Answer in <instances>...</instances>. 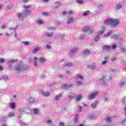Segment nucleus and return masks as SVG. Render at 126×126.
<instances>
[{
  "instance_id": "nucleus-62",
  "label": "nucleus",
  "mask_w": 126,
  "mask_h": 126,
  "mask_svg": "<svg viewBox=\"0 0 126 126\" xmlns=\"http://www.w3.org/2000/svg\"><path fill=\"white\" fill-rule=\"evenodd\" d=\"M42 15H44V16H48V13L43 12L42 13Z\"/></svg>"
},
{
  "instance_id": "nucleus-15",
  "label": "nucleus",
  "mask_w": 126,
  "mask_h": 126,
  "mask_svg": "<svg viewBox=\"0 0 126 126\" xmlns=\"http://www.w3.org/2000/svg\"><path fill=\"white\" fill-rule=\"evenodd\" d=\"M40 50H41L40 47H36L34 48L32 53L33 54H37V52H39V51H40Z\"/></svg>"
},
{
  "instance_id": "nucleus-4",
  "label": "nucleus",
  "mask_w": 126,
  "mask_h": 126,
  "mask_svg": "<svg viewBox=\"0 0 126 126\" xmlns=\"http://www.w3.org/2000/svg\"><path fill=\"white\" fill-rule=\"evenodd\" d=\"M97 94H98V92H93L90 93L89 94V100H93V99L96 98Z\"/></svg>"
},
{
  "instance_id": "nucleus-57",
  "label": "nucleus",
  "mask_w": 126,
  "mask_h": 126,
  "mask_svg": "<svg viewBox=\"0 0 126 126\" xmlns=\"http://www.w3.org/2000/svg\"><path fill=\"white\" fill-rule=\"evenodd\" d=\"M31 6V5H24V7H25L26 9H28L29 7Z\"/></svg>"
},
{
  "instance_id": "nucleus-13",
  "label": "nucleus",
  "mask_w": 126,
  "mask_h": 126,
  "mask_svg": "<svg viewBox=\"0 0 126 126\" xmlns=\"http://www.w3.org/2000/svg\"><path fill=\"white\" fill-rule=\"evenodd\" d=\"M73 66V64L72 63L69 62V63H65L63 64V66H66L67 67H71V66Z\"/></svg>"
},
{
  "instance_id": "nucleus-11",
  "label": "nucleus",
  "mask_w": 126,
  "mask_h": 126,
  "mask_svg": "<svg viewBox=\"0 0 126 126\" xmlns=\"http://www.w3.org/2000/svg\"><path fill=\"white\" fill-rule=\"evenodd\" d=\"M77 50H78V48H77V47L74 48L73 49L71 50L70 53V56H71V57H72V56H74L76 52H77Z\"/></svg>"
},
{
  "instance_id": "nucleus-21",
  "label": "nucleus",
  "mask_w": 126,
  "mask_h": 126,
  "mask_svg": "<svg viewBox=\"0 0 126 126\" xmlns=\"http://www.w3.org/2000/svg\"><path fill=\"white\" fill-rule=\"evenodd\" d=\"M46 62V60L44 57H41L38 60V63H44Z\"/></svg>"
},
{
  "instance_id": "nucleus-25",
  "label": "nucleus",
  "mask_w": 126,
  "mask_h": 126,
  "mask_svg": "<svg viewBox=\"0 0 126 126\" xmlns=\"http://www.w3.org/2000/svg\"><path fill=\"white\" fill-rule=\"evenodd\" d=\"M119 85L120 87H123V86H125V85H126V82L124 81H121L119 82Z\"/></svg>"
},
{
  "instance_id": "nucleus-49",
  "label": "nucleus",
  "mask_w": 126,
  "mask_h": 126,
  "mask_svg": "<svg viewBox=\"0 0 126 126\" xmlns=\"http://www.w3.org/2000/svg\"><path fill=\"white\" fill-rule=\"evenodd\" d=\"M78 112H82V107H81L80 106H78Z\"/></svg>"
},
{
  "instance_id": "nucleus-47",
  "label": "nucleus",
  "mask_w": 126,
  "mask_h": 126,
  "mask_svg": "<svg viewBox=\"0 0 126 126\" xmlns=\"http://www.w3.org/2000/svg\"><path fill=\"white\" fill-rule=\"evenodd\" d=\"M117 59L116 58V57H112L111 59V62H115L116 61H117Z\"/></svg>"
},
{
  "instance_id": "nucleus-60",
  "label": "nucleus",
  "mask_w": 126,
  "mask_h": 126,
  "mask_svg": "<svg viewBox=\"0 0 126 126\" xmlns=\"http://www.w3.org/2000/svg\"><path fill=\"white\" fill-rule=\"evenodd\" d=\"M65 72L66 74H69V73H70V71L68 70H66L65 71Z\"/></svg>"
},
{
  "instance_id": "nucleus-39",
  "label": "nucleus",
  "mask_w": 126,
  "mask_h": 126,
  "mask_svg": "<svg viewBox=\"0 0 126 126\" xmlns=\"http://www.w3.org/2000/svg\"><path fill=\"white\" fill-rule=\"evenodd\" d=\"M21 43L25 46H28L29 45V42L28 41H22Z\"/></svg>"
},
{
  "instance_id": "nucleus-29",
  "label": "nucleus",
  "mask_w": 126,
  "mask_h": 126,
  "mask_svg": "<svg viewBox=\"0 0 126 126\" xmlns=\"http://www.w3.org/2000/svg\"><path fill=\"white\" fill-rule=\"evenodd\" d=\"M119 36L120 35L119 34H114L112 36V39H114V40H117L118 38H119Z\"/></svg>"
},
{
  "instance_id": "nucleus-16",
  "label": "nucleus",
  "mask_w": 126,
  "mask_h": 126,
  "mask_svg": "<svg viewBox=\"0 0 126 126\" xmlns=\"http://www.w3.org/2000/svg\"><path fill=\"white\" fill-rule=\"evenodd\" d=\"M102 50H104L105 51H110L111 50V46L104 45L102 47Z\"/></svg>"
},
{
  "instance_id": "nucleus-23",
  "label": "nucleus",
  "mask_w": 126,
  "mask_h": 126,
  "mask_svg": "<svg viewBox=\"0 0 126 126\" xmlns=\"http://www.w3.org/2000/svg\"><path fill=\"white\" fill-rule=\"evenodd\" d=\"M33 61H34V65L35 66V67H37V66H38V64H37V61H38V58L36 57H34Z\"/></svg>"
},
{
  "instance_id": "nucleus-6",
  "label": "nucleus",
  "mask_w": 126,
  "mask_h": 126,
  "mask_svg": "<svg viewBox=\"0 0 126 126\" xmlns=\"http://www.w3.org/2000/svg\"><path fill=\"white\" fill-rule=\"evenodd\" d=\"M8 30H10V33H9L7 32H6L5 33V35L7 36V37H9V36H10L11 35H12V32H11V31H14V32H15V30H16V29H17V27H16L15 28H8Z\"/></svg>"
},
{
  "instance_id": "nucleus-59",
  "label": "nucleus",
  "mask_w": 126,
  "mask_h": 126,
  "mask_svg": "<svg viewBox=\"0 0 126 126\" xmlns=\"http://www.w3.org/2000/svg\"><path fill=\"white\" fill-rule=\"evenodd\" d=\"M121 51L123 52V53H126V48H122Z\"/></svg>"
},
{
  "instance_id": "nucleus-50",
  "label": "nucleus",
  "mask_w": 126,
  "mask_h": 126,
  "mask_svg": "<svg viewBox=\"0 0 126 126\" xmlns=\"http://www.w3.org/2000/svg\"><path fill=\"white\" fill-rule=\"evenodd\" d=\"M26 114H27L28 115H31V114H32V111L30 109L29 110H27V112H26Z\"/></svg>"
},
{
  "instance_id": "nucleus-55",
  "label": "nucleus",
  "mask_w": 126,
  "mask_h": 126,
  "mask_svg": "<svg viewBox=\"0 0 126 126\" xmlns=\"http://www.w3.org/2000/svg\"><path fill=\"white\" fill-rule=\"evenodd\" d=\"M47 124L48 125H50V124H52V120H48L46 121Z\"/></svg>"
},
{
  "instance_id": "nucleus-17",
  "label": "nucleus",
  "mask_w": 126,
  "mask_h": 126,
  "mask_svg": "<svg viewBox=\"0 0 126 126\" xmlns=\"http://www.w3.org/2000/svg\"><path fill=\"white\" fill-rule=\"evenodd\" d=\"M62 95L61 94H59L55 96H54V99H55L56 101H58V100H60L62 97Z\"/></svg>"
},
{
  "instance_id": "nucleus-14",
  "label": "nucleus",
  "mask_w": 126,
  "mask_h": 126,
  "mask_svg": "<svg viewBox=\"0 0 126 126\" xmlns=\"http://www.w3.org/2000/svg\"><path fill=\"white\" fill-rule=\"evenodd\" d=\"M105 31V27H101V30H100L98 31V35L100 36V35H102L104 33V32Z\"/></svg>"
},
{
  "instance_id": "nucleus-51",
  "label": "nucleus",
  "mask_w": 126,
  "mask_h": 126,
  "mask_svg": "<svg viewBox=\"0 0 126 126\" xmlns=\"http://www.w3.org/2000/svg\"><path fill=\"white\" fill-rule=\"evenodd\" d=\"M69 98H70V99H73V98H74V94H70V95L69 96Z\"/></svg>"
},
{
  "instance_id": "nucleus-64",
  "label": "nucleus",
  "mask_w": 126,
  "mask_h": 126,
  "mask_svg": "<svg viewBox=\"0 0 126 126\" xmlns=\"http://www.w3.org/2000/svg\"><path fill=\"white\" fill-rule=\"evenodd\" d=\"M0 122H5V120L4 119V118L2 117L0 120Z\"/></svg>"
},
{
  "instance_id": "nucleus-34",
  "label": "nucleus",
  "mask_w": 126,
  "mask_h": 126,
  "mask_svg": "<svg viewBox=\"0 0 126 126\" xmlns=\"http://www.w3.org/2000/svg\"><path fill=\"white\" fill-rule=\"evenodd\" d=\"M112 31H110L109 32H107L106 33L104 34V37H108L109 36H110V35H111V34H112Z\"/></svg>"
},
{
  "instance_id": "nucleus-38",
  "label": "nucleus",
  "mask_w": 126,
  "mask_h": 126,
  "mask_svg": "<svg viewBox=\"0 0 126 126\" xmlns=\"http://www.w3.org/2000/svg\"><path fill=\"white\" fill-rule=\"evenodd\" d=\"M10 107L11 108V109H15V103H11L10 104Z\"/></svg>"
},
{
  "instance_id": "nucleus-27",
  "label": "nucleus",
  "mask_w": 126,
  "mask_h": 126,
  "mask_svg": "<svg viewBox=\"0 0 126 126\" xmlns=\"http://www.w3.org/2000/svg\"><path fill=\"white\" fill-rule=\"evenodd\" d=\"M33 114L34 115H38L39 114V110L37 108H34L33 109Z\"/></svg>"
},
{
  "instance_id": "nucleus-48",
  "label": "nucleus",
  "mask_w": 126,
  "mask_h": 126,
  "mask_svg": "<svg viewBox=\"0 0 126 126\" xmlns=\"http://www.w3.org/2000/svg\"><path fill=\"white\" fill-rule=\"evenodd\" d=\"M28 103H32V97H29L27 99Z\"/></svg>"
},
{
  "instance_id": "nucleus-46",
  "label": "nucleus",
  "mask_w": 126,
  "mask_h": 126,
  "mask_svg": "<svg viewBox=\"0 0 126 126\" xmlns=\"http://www.w3.org/2000/svg\"><path fill=\"white\" fill-rule=\"evenodd\" d=\"M83 81H81L80 80V81H78L77 82V85H78V86H80V85H82L83 82H82Z\"/></svg>"
},
{
  "instance_id": "nucleus-33",
  "label": "nucleus",
  "mask_w": 126,
  "mask_h": 126,
  "mask_svg": "<svg viewBox=\"0 0 126 126\" xmlns=\"http://www.w3.org/2000/svg\"><path fill=\"white\" fill-rule=\"evenodd\" d=\"M15 116V114L14 113V112L13 113L10 112L8 114V117H9V118H11V117H14Z\"/></svg>"
},
{
  "instance_id": "nucleus-41",
  "label": "nucleus",
  "mask_w": 126,
  "mask_h": 126,
  "mask_svg": "<svg viewBox=\"0 0 126 126\" xmlns=\"http://www.w3.org/2000/svg\"><path fill=\"white\" fill-rule=\"evenodd\" d=\"M31 11L29 10H27L24 13L25 14V16H26V15H28L30 13H31Z\"/></svg>"
},
{
  "instance_id": "nucleus-28",
  "label": "nucleus",
  "mask_w": 126,
  "mask_h": 126,
  "mask_svg": "<svg viewBox=\"0 0 126 126\" xmlns=\"http://www.w3.org/2000/svg\"><path fill=\"white\" fill-rule=\"evenodd\" d=\"M18 60L17 59H12L10 60L8 62V63L10 64V63H16V62H18Z\"/></svg>"
},
{
  "instance_id": "nucleus-24",
  "label": "nucleus",
  "mask_w": 126,
  "mask_h": 126,
  "mask_svg": "<svg viewBox=\"0 0 126 126\" xmlns=\"http://www.w3.org/2000/svg\"><path fill=\"white\" fill-rule=\"evenodd\" d=\"M97 104H98V101H95L92 104V108L95 109V108L97 107Z\"/></svg>"
},
{
  "instance_id": "nucleus-43",
  "label": "nucleus",
  "mask_w": 126,
  "mask_h": 126,
  "mask_svg": "<svg viewBox=\"0 0 126 126\" xmlns=\"http://www.w3.org/2000/svg\"><path fill=\"white\" fill-rule=\"evenodd\" d=\"M20 124L22 126H28V124L22 122L21 121H20Z\"/></svg>"
},
{
  "instance_id": "nucleus-2",
  "label": "nucleus",
  "mask_w": 126,
  "mask_h": 126,
  "mask_svg": "<svg viewBox=\"0 0 126 126\" xmlns=\"http://www.w3.org/2000/svg\"><path fill=\"white\" fill-rule=\"evenodd\" d=\"M104 24L106 25H112V26H117L120 24V21L115 19H108L105 20Z\"/></svg>"
},
{
  "instance_id": "nucleus-1",
  "label": "nucleus",
  "mask_w": 126,
  "mask_h": 126,
  "mask_svg": "<svg viewBox=\"0 0 126 126\" xmlns=\"http://www.w3.org/2000/svg\"><path fill=\"white\" fill-rule=\"evenodd\" d=\"M15 70L16 72H22V71L25 70H28V66L21 63L15 66Z\"/></svg>"
},
{
  "instance_id": "nucleus-52",
  "label": "nucleus",
  "mask_w": 126,
  "mask_h": 126,
  "mask_svg": "<svg viewBox=\"0 0 126 126\" xmlns=\"http://www.w3.org/2000/svg\"><path fill=\"white\" fill-rule=\"evenodd\" d=\"M89 118H90V119L92 120V119H94V118H95V116L93 114H91L89 116Z\"/></svg>"
},
{
  "instance_id": "nucleus-18",
  "label": "nucleus",
  "mask_w": 126,
  "mask_h": 126,
  "mask_svg": "<svg viewBox=\"0 0 126 126\" xmlns=\"http://www.w3.org/2000/svg\"><path fill=\"white\" fill-rule=\"evenodd\" d=\"M76 77H77V80L79 81V79H80V81L81 80V81H83L84 77L83 76L80 74H77Z\"/></svg>"
},
{
  "instance_id": "nucleus-12",
  "label": "nucleus",
  "mask_w": 126,
  "mask_h": 126,
  "mask_svg": "<svg viewBox=\"0 0 126 126\" xmlns=\"http://www.w3.org/2000/svg\"><path fill=\"white\" fill-rule=\"evenodd\" d=\"M17 16L19 20H22V19L25 17V14L24 13H18Z\"/></svg>"
},
{
  "instance_id": "nucleus-10",
  "label": "nucleus",
  "mask_w": 126,
  "mask_h": 126,
  "mask_svg": "<svg viewBox=\"0 0 126 126\" xmlns=\"http://www.w3.org/2000/svg\"><path fill=\"white\" fill-rule=\"evenodd\" d=\"M19 111L20 112H24V113H25V114H26L27 111H30V109L23 106L19 109Z\"/></svg>"
},
{
  "instance_id": "nucleus-22",
  "label": "nucleus",
  "mask_w": 126,
  "mask_h": 126,
  "mask_svg": "<svg viewBox=\"0 0 126 126\" xmlns=\"http://www.w3.org/2000/svg\"><path fill=\"white\" fill-rule=\"evenodd\" d=\"M45 35L47 37H52L53 36V32L48 31L46 32Z\"/></svg>"
},
{
  "instance_id": "nucleus-40",
  "label": "nucleus",
  "mask_w": 126,
  "mask_h": 126,
  "mask_svg": "<svg viewBox=\"0 0 126 126\" xmlns=\"http://www.w3.org/2000/svg\"><path fill=\"white\" fill-rule=\"evenodd\" d=\"M99 39H100V36L97 35V36H96V37H94V41H95V42H98V41H99Z\"/></svg>"
},
{
  "instance_id": "nucleus-35",
  "label": "nucleus",
  "mask_w": 126,
  "mask_h": 126,
  "mask_svg": "<svg viewBox=\"0 0 126 126\" xmlns=\"http://www.w3.org/2000/svg\"><path fill=\"white\" fill-rule=\"evenodd\" d=\"M55 4H56L55 7V8H59L61 6V3L60 2H56Z\"/></svg>"
},
{
  "instance_id": "nucleus-44",
  "label": "nucleus",
  "mask_w": 126,
  "mask_h": 126,
  "mask_svg": "<svg viewBox=\"0 0 126 126\" xmlns=\"http://www.w3.org/2000/svg\"><path fill=\"white\" fill-rule=\"evenodd\" d=\"M2 78L3 80H8V77L5 75L2 76Z\"/></svg>"
},
{
  "instance_id": "nucleus-45",
  "label": "nucleus",
  "mask_w": 126,
  "mask_h": 126,
  "mask_svg": "<svg viewBox=\"0 0 126 126\" xmlns=\"http://www.w3.org/2000/svg\"><path fill=\"white\" fill-rule=\"evenodd\" d=\"M122 6L120 4H118L116 5V9H120V8H122Z\"/></svg>"
},
{
  "instance_id": "nucleus-54",
  "label": "nucleus",
  "mask_w": 126,
  "mask_h": 126,
  "mask_svg": "<svg viewBox=\"0 0 126 126\" xmlns=\"http://www.w3.org/2000/svg\"><path fill=\"white\" fill-rule=\"evenodd\" d=\"M74 124H77L78 123V119L74 118Z\"/></svg>"
},
{
  "instance_id": "nucleus-3",
  "label": "nucleus",
  "mask_w": 126,
  "mask_h": 126,
  "mask_svg": "<svg viewBox=\"0 0 126 126\" xmlns=\"http://www.w3.org/2000/svg\"><path fill=\"white\" fill-rule=\"evenodd\" d=\"M109 80H112V77L111 76L106 75L103 76L102 79L100 80V82L101 84L104 85V83H106V82H107V81H109Z\"/></svg>"
},
{
  "instance_id": "nucleus-58",
  "label": "nucleus",
  "mask_w": 126,
  "mask_h": 126,
  "mask_svg": "<svg viewBox=\"0 0 126 126\" xmlns=\"http://www.w3.org/2000/svg\"><path fill=\"white\" fill-rule=\"evenodd\" d=\"M59 126H64V123H63V122H60L59 123Z\"/></svg>"
},
{
  "instance_id": "nucleus-5",
  "label": "nucleus",
  "mask_w": 126,
  "mask_h": 126,
  "mask_svg": "<svg viewBox=\"0 0 126 126\" xmlns=\"http://www.w3.org/2000/svg\"><path fill=\"white\" fill-rule=\"evenodd\" d=\"M39 93L40 94V95H42V96H44V97H49V96L51 95L49 92L45 93L44 92V91H43V90H40Z\"/></svg>"
},
{
  "instance_id": "nucleus-56",
  "label": "nucleus",
  "mask_w": 126,
  "mask_h": 126,
  "mask_svg": "<svg viewBox=\"0 0 126 126\" xmlns=\"http://www.w3.org/2000/svg\"><path fill=\"white\" fill-rule=\"evenodd\" d=\"M59 37L60 38H64V34L63 33V34H60L59 35Z\"/></svg>"
},
{
  "instance_id": "nucleus-53",
  "label": "nucleus",
  "mask_w": 126,
  "mask_h": 126,
  "mask_svg": "<svg viewBox=\"0 0 126 126\" xmlns=\"http://www.w3.org/2000/svg\"><path fill=\"white\" fill-rule=\"evenodd\" d=\"M120 42L121 45H122V44H123V43L124 42V38H120Z\"/></svg>"
},
{
  "instance_id": "nucleus-7",
  "label": "nucleus",
  "mask_w": 126,
  "mask_h": 126,
  "mask_svg": "<svg viewBox=\"0 0 126 126\" xmlns=\"http://www.w3.org/2000/svg\"><path fill=\"white\" fill-rule=\"evenodd\" d=\"M73 21H74V19L73 16H68L67 19V24H71L73 23Z\"/></svg>"
},
{
  "instance_id": "nucleus-36",
  "label": "nucleus",
  "mask_w": 126,
  "mask_h": 126,
  "mask_svg": "<svg viewBox=\"0 0 126 126\" xmlns=\"http://www.w3.org/2000/svg\"><path fill=\"white\" fill-rule=\"evenodd\" d=\"M88 30H89V27L88 26L84 27L83 29V31H84V32H87Z\"/></svg>"
},
{
  "instance_id": "nucleus-20",
  "label": "nucleus",
  "mask_w": 126,
  "mask_h": 126,
  "mask_svg": "<svg viewBox=\"0 0 126 126\" xmlns=\"http://www.w3.org/2000/svg\"><path fill=\"white\" fill-rule=\"evenodd\" d=\"M83 54L84 55H89L91 54V52L89 49H85L83 50Z\"/></svg>"
},
{
  "instance_id": "nucleus-8",
  "label": "nucleus",
  "mask_w": 126,
  "mask_h": 126,
  "mask_svg": "<svg viewBox=\"0 0 126 126\" xmlns=\"http://www.w3.org/2000/svg\"><path fill=\"white\" fill-rule=\"evenodd\" d=\"M109 56H106L104 58V60L102 61L101 65H106L108 63V60H109Z\"/></svg>"
},
{
  "instance_id": "nucleus-30",
  "label": "nucleus",
  "mask_w": 126,
  "mask_h": 126,
  "mask_svg": "<svg viewBox=\"0 0 126 126\" xmlns=\"http://www.w3.org/2000/svg\"><path fill=\"white\" fill-rule=\"evenodd\" d=\"M90 14V11H87L85 12H84L82 14L83 16H87V15H89Z\"/></svg>"
},
{
  "instance_id": "nucleus-26",
  "label": "nucleus",
  "mask_w": 126,
  "mask_h": 126,
  "mask_svg": "<svg viewBox=\"0 0 126 126\" xmlns=\"http://www.w3.org/2000/svg\"><path fill=\"white\" fill-rule=\"evenodd\" d=\"M106 123H111L112 118L110 117H107L105 118Z\"/></svg>"
},
{
  "instance_id": "nucleus-61",
  "label": "nucleus",
  "mask_w": 126,
  "mask_h": 126,
  "mask_svg": "<svg viewBox=\"0 0 126 126\" xmlns=\"http://www.w3.org/2000/svg\"><path fill=\"white\" fill-rule=\"evenodd\" d=\"M37 23H38V24H43V21H42V20H38Z\"/></svg>"
},
{
  "instance_id": "nucleus-32",
  "label": "nucleus",
  "mask_w": 126,
  "mask_h": 126,
  "mask_svg": "<svg viewBox=\"0 0 126 126\" xmlns=\"http://www.w3.org/2000/svg\"><path fill=\"white\" fill-rule=\"evenodd\" d=\"M89 68L91 69V70H94L96 68V66L95 65H89Z\"/></svg>"
},
{
  "instance_id": "nucleus-37",
  "label": "nucleus",
  "mask_w": 126,
  "mask_h": 126,
  "mask_svg": "<svg viewBox=\"0 0 126 126\" xmlns=\"http://www.w3.org/2000/svg\"><path fill=\"white\" fill-rule=\"evenodd\" d=\"M81 98H82V96H81V95H78L76 97V101L77 102H79V101H80V99H81Z\"/></svg>"
},
{
  "instance_id": "nucleus-42",
  "label": "nucleus",
  "mask_w": 126,
  "mask_h": 126,
  "mask_svg": "<svg viewBox=\"0 0 126 126\" xmlns=\"http://www.w3.org/2000/svg\"><path fill=\"white\" fill-rule=\"evenodd\" d=\"M12 7H13L12 4H9L7 5V8H8V9H11Z\"/></svg>"
},
{
  "instance_id": "nucleus-63",
  "label": "nucleus",
  "mask_w": 126,
  "mask_h": 126,
  "mask_svg": "<svg viewBox=\"0 0 126 126\" xmlns=\"http://www.w3.org/2000/svg\"><path fill=\"white\" fill-rule=\"evenodd\" d=\"M4 63V60L2 58H0V63Z\"/></svg>"
},
{
  "instance_id": "nucleus-9",
  "label": "nucleus",
  "mask_w": 126,
  "mask_h": 126,
  "mask_svg": "<svg viewBox=\"0 0 126 126\" xmlns=\"http://www.w3.org/2000/svg\"><path fill=\"white\" fill-rule=\"evenodd\" d=\"M63 87L64 88V89L67 90L69 89V88H71L72 86H73V85L72 84H63L62 85Z\"/></svg>"
},
{
  "instance_id": "nucleus-19",
  "label": "nucleus",
  "mask_w": 126,
  "mask_h": 126,
  "mask_svg": "<svg viewBox=\"0 0 126 126\" xmlns=\"http://www.w3.org/2000/svg\"><path fill=\"white\" fill-rule=\"evenodd\" d=\"M85 38H86V35H85V34H81L78 36V40H84V39Z\"/></svg>"
},
{
  "instance_id": "nucleus-31",
  "label": "nucleus",
  "mask_w": 126,
  "mask_h": 126,
  "mask_svg": "<svg viewBox=\"0 0 126 126\" xmlns=\"http://www.w3.org/2000/svg\"><path fill=\"white\" fill-rule=\"evenodd\" d=\"M76 2L79 4H83L85 2L83 0H76Z\"/></svg>"
}]
</instances>
